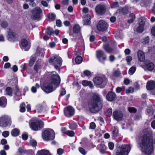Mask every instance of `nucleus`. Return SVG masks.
I'll return each mask as SVG.
<instances>
[{
	"label": "nucleus",
	"mask_w": 155,
	"mask_h": 155,
	"mask_svg": "<svg viewBox=\"0 0 155 155\" xmlns=\"http://www.w3.org/2000/svg\"><path fill=\"white\" fill-rule=\"evenodd\" d=\"M152 139V137L147 131L144 132L141 137L140 147L142 148V151L148 155L151 154L153 151Z\"/></svg>",
	"instance_id": "1"
},
{
	"label": "nucleus",
	"mask_w": 155,
	"mask_h": 155,
	"mask_svg": "<svg viewBox=\"0 0 155 155\" xmlns=\"http://www.w3.org/2000/svg\"><path fill=\"white\" fill-rule=\"evenodd\" d=\"M103 105V101L100 96L94 94L89 102V110L92 113H97L101 110Z\"/></svg>",
	"instance_id": "2"
},
{
	"label": "nucleus",
	"mask_w": 155,
	"mask_h": 155,
	"mask_svg": "<svg viewBox=\"0 0 155 155\" xmlns=\"http://www.w3.org/2000/svg\"><path fill=\"white\" fill-rule=\"evenodd\" d=\"M41 9L38 7H36L31 10L29 15L30 18L33 21H39L41 19Z\"/></svg>",
	"instance_id": "3"
},
{
	"label": "nucleus",
	"mask_w": 155,
	"mask_h": 155,
	"mask_svg": "<svg viewBox=\"0 0 155 155\" xmlns=\"http://www.w3.org/2000/svg\"><path fill=\"white\" fill-rule=\"evenodd\" d=\"M130 144H124L119 146L117 148L116 155H127L130 151Z\"/></svg>",
	"instance_id": "4"
},
{
	"label": "nucleus",
	"mask_w": 155,
	"mask_h": 155,
	"mask_svg": "<svg viewBox=\"0 0 155 155\" xmlns=\"http://www.w3.org/2000/svg\"><path fill=\"white\" fill-rule=\"evenodd\" d=\"M62 61L61 58L57 55L50 58L49 60V62L51 63L56 69H58L59 70V68L61 66Z\"/></svg>",
	"instance_id": "5"
},
{
	"label": "nucleus",
	"mask_w": 155,
	"mask_h": 155,
	"mask_svg": "<svg viewBox=\"0 0 155 155\" xmlns=\"http://www.w3.org/2000/svg\"><path fill=\"white\" fill-rule=\"evenodd\" d=\"M43 140L48 141L53 140L55 137V134L53 130L51 129L45 130L42 135Z\"/></svg>",
	"instance_id": "6"
},
{
	"label": "nucleus",
	"mask_w": 155,
	"mask_h": 155,
	"mask_svg": "<svg viewBox=\"0 0 155 155\" xmlns=\"http://www.w3.org/2000/svg\"><path fill=\"white\" fill-rule=\"evenodd\" d=\"M107 81V79L104 76L96 77L93 79V81L95 84L97 85H102L101 88L104 87Z\"/></svg>",
	"instance_id": "7"
},
{
	"label": "nucleus",
	"mask_w": 155,
	"mask_h": 155,
	"mask_svg": "<svg viewBox=\"0 0 155 155\" xmlns=\"http://www.w3.org/2000/svg\"><path fill=\"white\" fill-rule=\"evenodd\" d=\"M44 123L41 120L37 121L35 122H31L30 124V127L34 130H37L43 127Z\"/></svg>",
	"instance_id": "8"
},
{
	"label": "nucleus",
	"mask_w": 155,
	"mask_h": 155,
	"mask_svg": "<svg viewBox=\"0 0 155 155\" xmlns=\"http://www.w3.org/2000/svg\"><path fill=\"white\" fill-rule=\"evenodd\" d=\"M11 121L10 119L7 116H3L0 118V126L5 127L8 124H10Z\"/></svg>",
	"instance_id": "9"
},
{
	"label": "nucleus",
	"mask_w": 155,
	"mask_h": 155,
	"mask_svg": "<svg viewBox=\"0 0 155 155\" xmlns=\"http://www.w3.org/2000/svg\"><path fill=\"white\" fill-rule=\"evenodd\" d=\"M57 87H54L52 83L49 82L46 84L42 87V90L47 93L51 92L54 90Z\"/></svg>",
	"instance_id": "10"
},
{
	"label": "nucleus",
	"mask_w": 155,
	"mask_h": 155,
	"mask_svg": "<svg viewBox=\"0 0 155 155\" xmlns=\"http://www.w3.org/2000/svg\"><path fill=\"white\" fill-rule=\"evenodd\" d=\"M49 82L52 83L53 85L54 84L55 86H56V87H58L60 82L59 76L58 74H53L51 77V80Z\"/></svg>",
	"instance_id": "11"
},
{
	"label": "nucleus",
	"mask_w": 155,
	"mask_h": 155,
	"mask_svg": "<svg viewBox=\"0 0 155 155\" xmlns=\"http://www.w3.org/2000/svg\"><path fill=\"white\" fill-rule=\"evenodd\" d=\"M107 26L108 25L105 21H100L97 25V27L98 31H104L107 29Z\"/></svg>",
	"instance_id": "12"
},
{
	"label": "nucleus",
	"mask_w": 155,
	"mask_h": 155,
	"mask_svg": "<svg viewBox=\"0 0 155 155\" xmlns=\"http://www.w3.org/2000/svg\"><path fill=\"white\" fill-rule=\"evenodd\" d=\"M95 10L97 14L100 15H103L105 12L106 8L103 5L99 4L96 6Z\"/></svg>",
	"instance_id": "13"
},
{
	"label": "nucleus",
	"mask_w": 155,
	"mask_h": 155,
	"mask_svg": "<svg viewBox=\"0 0 155 155\" xmlns=\"http://www.w3.org/2000/svg\"><path fill=\"white\" fill-rule=\"evenodd\" d=\"M64 113L67 117H71L74 114V110L71 106H69L64 108Z\"/></svg>",
	"instance_id": "14"
},
{
	"label": "nucleus",
	"mask_w": 155,
	"mask_h": 155,
	"mask_svg": "<svg viewBox=\"0 0 155 155\" xmlns=\"http://www.w3.org/2000/svg\"><path fill=\"white\" fill-rule=\"evenodd\" d=\"M113 115L114 118L117 121L121 120L123 116V114L122 112L117 110L113 112Z\"/></svg>",
	"instance_id": "15"
},
{
	"label": "nucleus",
	"mask_w": 155,
	"mask_h": 155,
	"mask_svg": "<svg viewBox=\"0 0 155 155\" xmlns=\"http://www.w3.org/2000/svg\"><path fill=\"white\" fill-rule=\"evenodd\" d=\"M145 67L150 71H152L155 67L154 64L149 60H146L145 62Z\"/></svg>",
	"instance_id": "16"
},
{
	"label": "nucleus",
	"mask_w": 155,
	"mask_h": 155,
	"mask_svg": "<svg viewBox=\"0 0 155 155\" xmlns=\"http://www.w3.org/2000/svg\"><path fill=\"white\" fill-rule=\"evenodd\" d=\"M97 57L99 60L101 62H103L106 59V57L104 56V52L101 51H97Z\"/></svg>",
	"instance_id": "17"
},
{
	"label": "nucleus",
	"mask_w": 155,
	"mask_h": 155,
	"mask_svg": "<svg viewBox=\"0 0 155 155\" xmlns=\"http://www.w3.org/2000/svg\"><path fill=\"white\" fill-rule=\"evenodd\" d=\"M18 37L17 35L12 31L8 32L7 36L8 40L11 41H14L17 39Z\"/></svg>",
	"instance_id": "18"
},
{
	"label": "nucleus",
	"mask_w": 155,
	"mask_h": 155,
	"mask_svg": "<svg viewBox=\"0 0 155 155\" xmlns=\"http://www.w3.org/2000/svg\"><path fill=\"white\" fill-rule=\"evenodd\" d=\"M116 97V94L113 92L109 91L106 96L107 100L109 101H113L115 100Z\"/></svg>",
	"instance_id": "19"
},
{
	"label": "nucleus",
	"mask_w": 155,
	"mask_h": 155,
	"mask_svg": "<svg viewBox=\"0 0 155 155\" xmlns=\"http://www.w3.org/2000/svg\"><path fill=\"white\" fill-rule=\"evenodd\" d=\"M155 87V82L153 81H148L146 85V88L148 90L150 91L153 90Z\"/></svg>",
	"instance_id": "20"
},
{
	"label": "nucleus",
	"mask_w": 155,
	"mask_h": 155,
	"mask_svg": "<svg viewBox=\"0 0 155 155\" xmlns=\"http://www.w3.org/2000/svg\"><path fill=\"white\" fill-rule=\"evenodd\" d=\"M137 56L139 60L141 62H143L145 60V55L144 52L140 50H139L137 52Z\"/></svg>",
	"instance_id": "21"
},
{
	"label": "nucleus",
	"mask_w": 155,
	"mask_h": 155,
	"mask_svg": "<svg viewBox=\"0 0 155 155\" xmlns=\"http://www.w3.org/2000/svg\"><path fill=\"white\" fill-rule=\"evenodd\" d=\"M21 43L23 47L25 48V51H28L30 48V46L28 45L26 40L25 39H23L21 41Z\"/></svg>",
	"instance_id": "22"
},
{
	"label": "nucleus",
	"mask_w": 155,
	"mask_h": 155,
	"mask_svg": "<svg viewBox=\"0 0 155 155\" xmlns=\"http://www.w3.org/2000/svg\"><path fill=\"white\" fill-rule=\"evenodd\" d=\"M38 155H51L48 150L44 149L38 151Z\"/></svg>",
	"instance_id": "23"
},
{
	"label": "nucleus",
	"mask_w": 155,
	"mask_h": 155,
	"mask_svg": "<svg viewBox=\"0 0 155 155\" xmlns=\"http://www.w3.org/2000/svg\"><path fill=\"white\" fill-rule=\"evenodd\" d=\"M146 21V19L144 17H141L139 20V25L144 27L145 22Z\"/></svg>",
	"instance_id": "24"
},
{
	"label": "nucleus",
	"mask_w": 155,
	"mask_h": 155,
	"mask_svg": "<svg viewBox=\"0 0 155 155\" xmlns=\"http://www.w3.org/2000/svg\"><path fill=\"white\" fill-rule=\"evenodd\" d=\"M7 103V100L5 97H2L0 98V106L5 107Z\"/></svg>",
	"instance_id": "25"
},
{
	"label": "nucleus",
	"mask_w": 155,
	"mask_h": 155,
	"mask_svg": "<svg viewBox=\"0 0 155 155\" xmlns=\"http://www.w3.org/2000/svg\"><path fill=\"white\" fill-rule=\"evenodd\" d=\"M80 28L79 25L78 24L75 25L73 28V31L74 33H78L80 31Z\"/></svg>",
	"instance_id": "26"
},
{
	"label": "nucleus",
	"mask_w": 155,
	"mask_h": 155,
	"mask_svg": "<svg viewBox=\"0 0 155 155\" xmlns=\"http://www.w3.org/2000/svg\"><path fill=\"white\" fill-rule=\"evenodd\" d=\"M118 11L119 12L123 14L124 15L127 14L128 12V9L126 7L119 9Z\"/></svg>",
	"instance_id": "27"
},
{
	"label": "nucleus",
	"mask_w": 155,
	"mask_h": 155,
	"mask_svg": "<svg viewBox=\"0 0 155 155\" xmlns=\"http://www.w3.org/2000/svg\"><path fill=\"white\" fill-rule=\"evenodd\" d=\"M99 149L101 153H104L106 150V147L104 144H101L99 146Z\"/></svg>",
	"instance_id": "28"
},
{
	"label": "nucleus",
	"mask_w": 155,
	"mask_h": 155,
	"mask_svg": "<svg viewBox=\"0 0 155 155\" xmlns=\"http://www.w3.org/2000/svg\"><path fill=\"white\" fill-rule=\"evenodd\" d=\"M130 18L128 20V22L131 23L133 22L135 19V15L134 14H130L129 15Z\"/></svg>",
	"instance_id": "29"
},
{
	"label": "nucleus",
	"mask_w": 155,
	"mask_h": 155,
	"mask_svg": "<svg viewBox=\"0 0 155 155\" xmlns=\"http://www.w3.org/2000/svg\"><path fill=\"white\" fill-rule=\"evenodd\" d=\"M19 131L16 128L13 129L11 132V134L13 136H18L19 134Z\"/></svg>",
	"instance_id": "30"
},
{
	"label": "nucleus",
	"mask_w": 155,
	"mask_h": 155,
	"mask_svg": "<svg viewBox=\"0 0 155 155\" xmlns=\"http://www.w3.org/2000/svg\"><path fill=\"white\" fill-rule=\"evenodd\" d=\"M104 47L105 50L108 53H111L113 51V49L109 47L108 45L106 44L104 46Z\"/></svg>",
	"instance_id": "31"
},
{
	"label": "nucleus",
	"mask_w": 155,
	"mask_h": 155,
	"mask_svg": "<svg viewBox=\"0 0 155 155\" xmlns=\"http://www.w3.org/2000/svg\"><path fill=\"white\" fill-rule=\"evenodd\" d=\"M76 63L78 64H80L82 61V58L80 56H77L75 59Z\"/></svg>",
	"instance_id": "32"
},
{
	"label": "nucleus",
	"mask_w": 155,
	"mask_h": 155,
	"mask_svg": "<svg viewBox=\"0 0 155 155\" xmlns=\"http://www.w3.org/2000/svg\"><path fill=\"white\" fill-rule=\"evenodd\" d=\"M147 110V113L150 115H152L153 114L154 110L152 106L148 107Z\"/></svg>",
	"instance_id": "33"
},
{
	"label": "nucleus",
	"mask_w": 155,
	"mask_h": 155,
	"mask_svg": "<svg viewBox=\"0 0 155 155\" xmlns=\"http://www.w3.org/2000/svg\"><path fill=\"white\" fill-rule=\"evenodd\" d=\"M6 94L10 96H12V88L10 87H8L6 89Z\"/></svg>",
	"instance_id": "34"
},
{
	"label": "nucleus",
	"mask_w": 155,
	"mask_h": 155,
	"mask_svg": "<svg viewBox=\"0 0 155 155\" xmlns=\"http://www.w3.org/2000/svg\"><path fill=\"white\" fill-rule=\"evenodd\" d=\"M36 60V58L35 57H32L30 59L29 63V65L30 67H31L33 65Z\"/></svg>",
	"instance_id": "35"
},
{
	"label": "nucleus",
	"mask_w": 155,
	"mask_h": 155,
	"mask_svg": "<svg viewBox=\"0 0 155 155\" xmlns=\"http://www.w3.org/2000/svg\"><path fill=\"white\" fill-rule=\"evenodd\" d=\"M46 33L49 35H51L54 34V31L49 27H48L46 29Z\"/></svg>",
	"instance_id": "36"
},
{
	"label": "nucleus",
	"mask_w": 155,
	"mask_h": 155,
	"mask_svg": "<svg viewBox=\"0 0 155 155\" xmlns=\"http://www.w3.org/2000/svg\"><path fill=\"white\" fill-rule=\"evenodd\" d=\"M48 18L51 21L55 20L56 15L54 13H49L48 16Z\"/></svg>",
	"instance_id": "37"
},
{
	"label": "nucleus",
	"mask_w": 155,
	"mask_h": 155,
	"mask_svg": "<svg viewBox=\"0 0 155 155\" xmlns=\"http://www.w3.org/2000/svg\"><path fill=\"white\" fill-rule=\"evenodd\" d=\"M136 69L135 67L133 66L131 67L129 70V74L130 75H132L135 72Z\"/></svg>",
	"instance_id": "38"
},
{
	"label": "nucleus",
	"mask_w": 155,
	"mask_h": 155,
	"mask_svg": "<svg viewBox=\"0 0 155 155\" xmlns=\"http://www.w3.org/2000/svg\"><path fill=\"white\" fill-rule=\"evenodd\" d=\"M136 30L137 32L140 33H142L144 30V27L140 26V25H139V26L137 28Z\"/></svg>",
	"instance_id": "39"
},
{
	"label": "nucleus",
	"mask_w": 155,
	"mask_h": 155,
	"mask_svg": "<svg viewBox=\"0 0 155 155\" xmlns=\"http://www.w3.org/2000/svg\"><path fill=\"white\" fill-rule=\"evenodd\" d=\"M149 52L151 54H155V46H153V47H149L148 48Z\"/></svg>",
	"instance_id": "40"
},
{
	"label": "nucleus",
	"mask_w": 155,
	"mask_h": 155,
	"mask_svg": "<svg viewBox=\"0 0 155 155\" xmlns=\"http://www.w3.org/2000/svg\"><path fill=\"white\" fill-rule=\"evenodd\" d=\"M1 25L3 28H6L8 25V23L6 21H4L1 23Z\"/></svg>",
	"instance_id": "41"
},
{
	"label": "nucleus",
	"mask_w": 155,
	"mask_h": 155,
	"mask_svg": "<svg viewBox=\"0 0 155 155\" xmlns=\"http://www.w3.org/2000/svg\"><path fill=\"white\" fill-rule=\"evenodd\" d=\"M90 17L86 18L84 20V25H89L90 24Z\"/></svg>",
	"instance_id": "42"
},
{
	"label": "nucleus",
	"mask_w": 155,
	"mask_h": 155,
	"mask_svg": "<svg viewBox=\"0 0 155 155\" xmlns=\"http://www.w3.org/2000/svg\"><path fill=\"white\" fill-rule=\"evenodd\" d=\"M25 105L24 103H22L20 106V110L21 112H23L25 110Z\"/></svg>",
	"instance_id": "43"
},
{
	"label": "nucleus",
	"mask_w": 155,
	"mask_h": 155,
	"mask_svg": "<svg viewBox=\"0 0 155 155\" xmlns=\"http://www.w3.org/2000/svg\"><path fill=\"white\" fill-rule=\"evenodd\" d=\"M70 129L72 130H75L77 127V126L75 123H72L69 125Z\"/></svg>",
	"instance_id": "44"
},
{
	"label": "nucleus",
	"mask_w": 155,
	"mask_h": 155,
	"mask_svg": "<svg viewBox=\"0 0 155 155\" xmlns=\"http://www.w3.org/2000/svg\"><path fill=\"white\" fill-rule=\"evenodd\" d=\"M128 110L129 112L130 113H136L137 111L136 109L134 107H129L128 109Z\"/></svg>",
	"instance_id": "45"
},
{
	"label": "nucleus",
	"mask_w": 155,
	"mask_h": 155,
	"mask_svg": "<svg viewBox=\"0 0 155 155\" xmlns=\"http://www.w3.org/2000/svg\"><path fill=\"white\" fill-rule=\"evenodd\" d=\"M118 133V130L115 127H114L113 130L112 131V133L114 137L117 136Z\"/></svg>",
	"instance_id": "46"
},
{
	"label": "nucleus",
	"mask_w": 155,
	"mask_h": 155,
	"mask_svg": "<svg viewBox=\"0 0 155 155\" xmlns=\"http://www.w3.org/2000/svg\"><path fill=\"white\" fill-rule=\"evenodd\" d=\"M30 145L33 147H35L36 146L37 144V142L35 140H34L32 139H31L30 140Z\"/></svg>",
	"instance_id": "47"
},
{
	"label": "nucleus",
	"mask_w": 155,
	"mask_h": 155,
	"mask_svg": "<svg viewBox=\"0 0 155 155\" xmlns=\"http://www.w3.org/2000/svg\"><path fill=\"white\" fill-rule=\"evenodd\" d=\"M134 91V88L131 87H130L128 89L126 90V92L127 94L132 93Z\"/></svg>",
	"instance_id": "48"
},
{
	"label": "nucleus",
	"mask_w": 155,
	"mask_h": 155,
	"mask_svg": "<svg viewBox=\"0 0 155 155\" xmlns=\"http://www.w3.org/2000/svg\"><path fill=\"white\" fill-rule=\"evenodd\" d=\"M113 74L114 76L118 77L120 75V73L118 70H117L114 72Z\"/></svg>",
	"instance_id": "49"
},
{
	"label": "nucleus",
	"mask_w": 155,
	"mask_h": 155,
	"mask_svg": "<svg viewBox=\"0 0 155 155\" xmlns=\"http://www.w3.org/2000/svg\"><path fill=\"white\" fill-rule=\"evenodd\" d=\"M126 60L127 62V64H130V62L132 60V58L131 56H128L126 57Z\"/></svg>",
	"instance_id": "50"
},
{
	"label": "nucleus",
	"mask_w": 155,
	"mask_h": 155,
	"mask_svg": "<svg viewBox=\"0 0 155 155\" xmlns=\"http://www.w3.org/2000/svg\"><path fill=\"white\" fill-rule=\"evenodd\" d=\"M112 113V109L111 108H109L107 110L106 113V115L107 116L110 117L111 116Z\"/></svg>",
	"instance_id": "51"
},
{
	"label": "nucleus",
	"mask_w": 155,
	"mask_h": 155,
	"mask_svg": "<svg viewBox=\"0 0 155 155\" xmlns=\"http://www.w3.org/2000/svg\"><path fill=\"white\" fill-rule=\"evenodd\" d=\"M64 150L61 148H59L57 150V154L59 155H61L64 153Z\"/></svg>",
	"instance_id": "52"
},
{
	"label": "nucleus",
	"mask_w": 155,
	"mask_h": 155,
	"mask_svg": "<svg viewBox=\"0 0 155 155\" xmlns=\"http://www.w3.org/2000/svg\"><path fill=\"white\" fill-rule=\"evenodd\" d=\"M67 134L69 136L72 137L74 135V133L73 131H68Z\"/></svg>",
	"instance_id": "53"
},
{
	"label": "nucleus",
	"mask_w": 155,
	"mask_h": 155,
	"mask_svg": "<svg viewBox=\"0 0 155 155\" xmlns=\"http://www.w3.org/2000/svg\"><path fill=\"white\" fill-rule=\"evenodd\" d=\"M43 108V107L42 106L40 105H39L37 106V110L38 111V112H41Z\"/></svg>",
	"instance_id": "54"
},
{
	"label": "nucleus",
	"mask_w": 155,
	"mask_h": 155,
	"mask_svg": "<svg viewBox=\"0 0 155 155\" xmlns=\"http://www.w3.org/2000/svg\"><path fill=\"white\" fill-rule=\"evenodd\" d=\"M114 146V144L112 142H109L108 143V147L111 150L113 149Z\"/></svg>",
	"instance_id": "55"
},
{
	"label": "nucleus",
	"mask_w": 155,
	"mask_h": 155,
	"mask_svg": "<svg viewBox=\"0 0 155 155\" xmlns=\"http://www.w3.org/2000/svg\"><path fill=\"white\" fill-rule=\"evenodd\" d=\"M2 135L4 137H6L9 135V132L8 131H4L2 133Z\"/></svg>",
	"instance_id": "56"
},
{
	"label": "nucleus",
	"mask_w": 155,
	"mask_h": 155,
	"mask_svg": "<svg viewBox=\"0 0 155 155\" xmlns=\"http://www.w3.org/2000/svg\"><path fill=\"white\" fill-rule=\"evenodd\" d=\"M96 127V125L94 123L91 122L90 125V128L91 129H94Z\"/></svg>",
	"instance_id": "57"
},
{
	"label": "nucleus",
	"mask_w": 155,
	"mask_h": 155,
	"mask_svg": "<svg viewBox=\"0 0 155 155\" xmlns=\"http://www.w3.org/2000/svg\"><path fill=\"white\" fill-rule=\"evenodd\" d=\"M22 138L24 140H26L27 139L28 135L25 133H24L22 135Z\"/></svg>",
	"instance_id": "58"
},
{
	"label": "nucleus",
	"mask_w": 155,
	"mask_h": 155,
	"mask_svg": "<svg viewBox=\"0 0 155 155\" xmlns=\"http://www.w3.org/2000/svg\"><path fill=\"white\" fill-rule=\"evenodd\" d=\"M149 41V38L148 36L146 37L144 39V40L143 41V44H147L148 43Z\"/></svg>",
	"instance_id": "59"
},
{
	"label": "nucleus",
	"mask_w": 155,
	"mask_h": 155,
	"mask_svg": "<svg viewBox=\"0 0 155 155\" xmlns=\"http://www.w3.org/2000/svg\"><path fill=\"white\" fill-rule=\"evenodd\" d=\"M84 73L85 76H90L91 74V72L88 70L85 71L84 72Z\"/></svg>",
	"instance_id": "60"
},
{
	"label": "nucleus",
	"mask_w": 155,
	"mask_h": 155,
	"mask_svg": "<svg viewBox=\"0 0 155 155\" xmlns=\"http://www.w3.org/2000/svg\"><path fill=\"white\" fill-rule=\"evenodd\" d=\"M112 8H116L119 6L118 3L117 2H113L112 3Z\"/></svg>",
	"instance_id": "61"
},
{
	"label": "nucleus",
	"mask_w": 155,
	"mask_h": 155,
	"mask_svg": "<svg viewBox=\"0 0 155 155\" xmlns=\"http://www.w3.org/2000/svg\"><path fill=\"white\" fill-rule=\"evenodd\" d=\"M80 152L83 154H85L86 153L85 150L82 147H80L79 148Z\"/></svg>",
	"instance_id": "62"
},
{
	"label": "nucleus",
	"mask_w": 155,
	"mask_h": 155,
	"mask_svg": "<svg viewBox=\"0 0 155 155\" xmlns=\"http://www.w3.org/2000/svg\"><path fill=\"white\" fill-rule=\"evenodd\" d=\"M66 91L65 89H62L61 91L60 95L61 96H63L65 94Z\"/></svg>",
	"instance_id": "63"
},
{
	"label": "nucleus",
	"mask_w": 155,
	"mask_h": 155,
	"mask_svg": "<svg viewBox=\"0 0 155 155\" xmlns=\"http://www.w3.org/2000/svg\"><path fill=\"white\" fill-rule=\"evenodd\" d=\"M152 34L155 36V26H153L151 30Z\"/></svg>",
	"instance_id": "64"
}]
</instances>
